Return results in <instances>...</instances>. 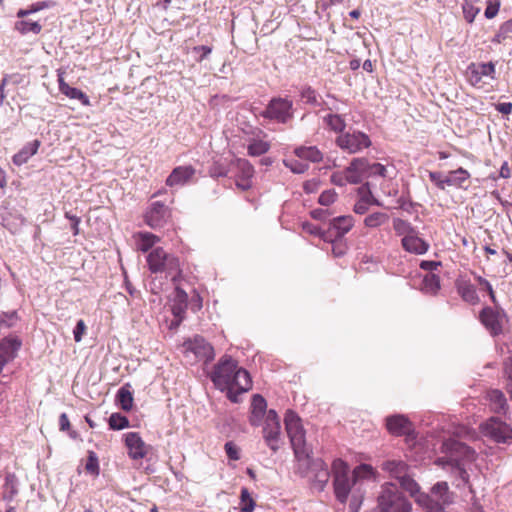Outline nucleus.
I'll return each mask as SVG.
<instances>
[{
	"label": "nucleus",
	"mask_w": 512,
	"mask_h": 512,
	"mask_svg": "<svg viewBox=\"0 0 512 512\" xmlns=\"http://www.w3.org/2000/svg\"><path fill=\"white\" fill-rule=\"evenodd\" d=\"M362 496L358 499L356 496L352 497V500L349 504V512H359L361 503H362Z\"/></svg>",
	"instance_id": "obj_61"
},
{
	"label": "nucleus",
	"mask_w": 512,
	"mask_h": 512,
	"mask_svg": "<svg viewBox=\"0 0 512 512\" xmlns=\"http://www.w3.org/2000/svg\"><path fill=\"white\" fill-rule=\"evenodd\" d=\"M267 403L263 396L256 394L252 398L251 411L267 412Z\"/></svg>",
	"instance_id": "obj_46"
},
{
	"label": "nucleus",
	"mask_w": 512,
	"mask_h": 512,
	"mask_svg": "<svg viewBox=\"0 0 512 512\" xmlns=\"http://www.w3.org/2000/svg\"><path fill=\"white\" fill-rule=\"evenodd\" d=\"M505 373L509 378L508 387L512 398V358H509V363H506L505 365Z\"/></svg>",
	"instance_id": "obj_62"
},
{
	"label": "nucleus",
	"mask_w": 512,
	"mask_h": 512,
	"mask_svg": "<svg viewBox=\"0 0 512 512\" xmlns=\"http://www.w3.org/2000/svg\"><path fill=\"white\" fill-rule=\"evenodd\" d=\"M483 325L493 334L497 335L502 331L503 314L486 307L480 314Z\"/></svg>",
	"instance_id": "obj_22"
},
{
	"label": "nucleus",
	"mask_w": 512,
	"mask_h": 512,
	"mask_svg": "<svg viewBox=\"0 0 512 512\" xmlns=\"http://www.w3.org/2000/svg\"><path fill=\"white\" fill-rule=\"evenodd\" d=\"M214 385L227 392V397L234 403L238 402V395L252 388V380L247 370L238 366L232 357L224 355L215 365L211 374Z\"/></svg>",
	"instance_id": "obj_1"
},
{
	"label": "nucleus",
	"mask_w": 512,
	"mask_h": 512,
	"mask_svg": "<svg viewBox=\"0 0 512 512\" xmlns=\"http://www.w3.org/2000/svg\"><path fill=\"white\" fill-rule=\"evenodd\" d=\"M40 146L41 141L38 139H35L32 142L27 143L21 150H19L12 157V162L16 166H21L27 163L28 160L38 152Z\"/></svg>",
	"instance_id": "obj_27"
},
{
	"label": "nucleus",
	"mask_w": 512,
	"mask_h": 512,
	"mask_svg": "<svg viewBox=\"0 0 512 512\" xmlns=\"http://www.w3.org/2000/svg\"><path fill=\"white\" fill-rule=\"evenodd\" d=\"M188 306V294L182 288L176 286L172 314L177 319L178 324L185 319Z\"/></svg>",
	"instance_id": "obj_24"
},
{
	"label": "nucleus",
	"mask_w": 512,
	"mask_h": 512,
	"mask_svg": "<svg viewBox=\"0 0 512 512\" xmlns=\"http://www.w3.org/2000/svg\"><path fill=\"white\" fill-rule=\"evenodd\" d=\"M171 218V210L161 201L150 204L144 214L145 223L153 228L163 227Z\"/></svg>",
	"instance_id": "obj_14"
},
{
	"label": "nucleus",
	"mask_w": 512,
	"mask_h": 512,
	"mask_svg": "<svg viewBox=\"0 0 512 512\" xmlns=\"http://www.w3.org/2000/svg\"><path fill=\"white\" fill-rule=\"evenodd\" d=\"M374 478V470L371 465L361 464L353 470V482L357 483L362 479Z\"/></svg>",
	"instance_id": "obj_37"
},
{
	"label": "nucleus",
	"mask_w": 512,
	"mask_h": 512,
	"mask_svg": "<svg viewBox=\"0 0 512 512\" xmlns=\"http://www.w3.org/2000/svg\"><path fill=\"white\" fill-rule=\"evenodd\" d=\"M195 172V168L191 165L178 166L174 168L171 174L167 177L166 185L169 187L185 185L193 178Z\"/></svg>",
	"instance_id": "obj_23"
},
{
	"label": "nucleus",
	"mask_w": 512,
	"mask_h": 512,
	"mask_svg": "<svg viewBox=\"0 0 512 512\" xmlns=\"http://www.w3.org/2000/svg\"><path fill=\"white\" fill-rule=\"evenodd\" d=\"M85 470L93 475H98L99 473V463H98V457L93 451H89Z\"/></svg>",
	"instance_id": "obj_42"
},
{
	"label": "nucleus",
	"mask_w": 512,
	"mask_h": 512,
	"mask_svg": "<svg viewBox=\"0 0 512 512\" xmlns=\"http://www.w3.org/2000/svg\"><path fill=\"white\" fill-rule=\"evenodd\" d=\"M398 485L415 500L419 494H422L418 483L408 474L406 464L386 462V486L396 488Z\"/></svg>",
	"instance_id": "obj_3"
},
{
	"label": "nucleus",
	"mask_w": 512,
	"mask_h": 512,
	"mask_svg": "<svg viewBox=\"0 0 512 512\" xmlns=\"http://www.w3.org/2000/svg\"><path fill=\"white\" fill-rule=\"evenodd\" d=\"M442 452L445 453L446 456L438 458L435 463L444 468L446 466L456 468L461 477L464 478L466 472L462 466L466 462L474 460L475 452L470 447L456 439L446 440L442 445Z\"/></svg>",
	"instance_id": "obj_2"
},
{
	"label": "nucleus",
	"mask_w": 512,
	"mask_h": 512,
	"mask_svg": "<svg viewBox=\"0 0 512 512\" xmlns=\"http://www.w3.org/2000/svg\"><path fill=\"white\" fill-rule=\"evenodd\" d=\"M294 153L299 159L313 163L320 162L323 159V154L315 146L298 147L295 149Z\"/></svg>",
	"instance_id": "obj_29"
},
{
	"label": "nucleus",
	"mask_w": 512,
	"mask_h": 512,
	"mask_svg": "<svg viewBox=\"0 0 512 512\" xmlns=\"http://www.w3.org/2000/svg\"><path fill=\"white\" fill-rule=\"evenodd\" d=\"M15 29L23 35L30 32L34 34H39L42 30V26L36 21L23 19L15 23Z\"/></svg>",
	"instance_id": "obj_34"
},
{
	"label": "nucleus",
	"mask_w": 512,
	"mask_h": 512,
	"mask_svg": "<svg viewBox=\"0 0 512 512\" xmlns=\"http://www.w3.org/2000/svg\"><path fill=\"white\" fill-rule=\"evenodd\" d=\"M137 249L141 252L149 251L160 238L150 232H138L134 236Z\"/></svg>",
	"instance_id": "obj_28"
},
{
	"label": "nucleus",
	"mask_w": 512,
	"mask_h": 512,
	"mask_svg": "<svg viewBox=\"0 0 512 512\" xmlns=\"http://www.w3.org/2000/svg\"><path fill=\"white\" fill-rule=\"evenodd\" d=\"M470 177V174L467 170L463 168H459L454 171H450L447 175V186H462V184L467 181Z\"/></svg>",
	"instance_id": "obj_33"
},
{
	"label": "nucleus",
	"mask_w": 512,
	"mask_h": 512,
	"mask_svg": "<svg viewBox=\"0 0 512 512\" xmlns=\"http://www.w3.org/2000/svg\"><path fill=\"white\" fill-rule=\"evenodd\" d=\"M386 429L393 435L409 437L413 432V425L404 415H392L386 418Z\"/></svg>",
	"instance_id": "obj_19"
},
{
	"label": "nucleus",
	"mask_w": 512,
	"mask_h": 512,
	"mask_svg": "<svg viewBox=\"0 0 512 512\" xmlns=\"http://www.w3.org/2000/svg\"><path fill=\"white\" fill-rule=\"evenodd\" d=\"M184 347L199 360L207 362L214 358L213 347L201 336H195L193 339L186 341Z\"/></svg>",
	"instance_id": "obj_17"
},
{
	"label": "nucleus",
	"mask_w": 512,
	"mask_h": 512,
	"mask_svg": "<svg viewBox=\"0 0 512 512\" xmlns=\"http://www.w3.org/2000/svg\"><path fill=\"white\" fill-rule=\"evenodd\" d=\"M332 245V253L336 257H340L345 254L346 247L342 243L337 242V240H334V242H331Z\"/></svg>",
	"instance_id": "obj_60"
},
{
	"label": "nucleus",
	"mask_w": 512,
	"mask_h": 512,
	"mask_svg": "<svg viewBox=\"0 0 512 512\" xmlns=\"http://www.w3.org/2000/svg\"><path fill=\"white\" fill-rule=\"evenodd\" d=\"M238 173L236 175V186L242 191L252 187V178L254 176V167L246 159L237 160Z\"/></svg>",
	"instance_id": "obj_21"
},
{
	"label": "nucleus",
	"mask_w": 512,
	"mask_h": 512,
	"mask_svg": "<svg viewBox=\"0 0 512 512\" xmlns=\"http://www.w3.org/2000/svg\"><path fill=\"white\" fill-rule=\"evenodd\" d=\"M224 448L226 455L230 460L237 461L240 459V449L234 442H227Z\"/></svg>",
	"instance_id": "obj_47"
},
{
	"label": "nucleus",
	"mask_w": 512,
	"mask_h": 512,
	"mask_svg": "<svg viewBox=\"0 0 512 512\" xmlns=\"http://www.w3.org/2000/svg\"><path fill=\"white\" fill-rule=\"evenodd\" d=\"M416 502L428 512H440L451 503V495L446 482H438L431 489V495L419 494Z\"/></svg>",
	"instance_id": "obj_6"
},
{
	"label": "nucleus",
	"mask_w": 512,
	"mask_h": 512,
	"mask_svg": "<svg viewBox=\"0 0 512 512\" xmlns=\"http://www.w3.org/2000/svg\"><path fill=\"white\" fill-rule=\"evenodd\" d=\"M336 197H337V194L334 190H326L320 194L318 202L321 205L329 206L335 202Z\"/></svg>",
	"instance_id": "obj_51"
},
{
	"label": "nucleus",
	"mask_w": 512,
	"mask_h": 512,
	"mask_svg": "<svg viewBox=\"0 0 512 512\" xmlns=\"http://www.w3.org/2000/svg\"><path fill=\"white\" fill-rule=\"evenodd\" d=\"M475 279L480 286H482L484 289L487 290L491 300L495 303L496 302L495 294H494L492 285L489 283V281H487L485 278H483L481 276H475Z\"/></svg>",
	"instance_id": "obj_57"
},
{
	"label": "nucleus",
	"mask_w": 512,
	"mask_h": 512,
	"mask_svg": "<svg viewBox=\"0 0 512 512\" xmlns=\"http://www.w3.org/2000/svg\"><path fill=\"white\" fill-rule=\"evenodd\" d=\"M147 263L152 273H166L174 283L181 277L179 259L166 253L161 247H157L149 253Z\"/></svg>",
	"instance_id": "obj_4"
},
{
	"label": "nucleus",
	"mask_w": 512,
	"mask_h": 512,
	"mask_svg": "<svg viewBox=\"0 0 512 512\" xmlns=\"http://www.w3.org/2000/svg\"><path fill=\"white\" fill-rule=\"evenodd\" d=\"M87 327L85 322L81 319L77 322L73 334H74V340L76 342H80L82 340L83 335L86 333Z\"/></svg>",
	"instance_id": "obj_56"
},
{
	"label": "nucleus",
	"mask_w": 512,
	"mask_h": 512,
	"mask_svg": "<svg viewBox=\"0 0 512 512\" xmlns=\"http://www.w3.org/2000/svg\"><path fill=\"white\" fill-rule=\"evenodd\" d=\"M109 427L112 430H121L129 426V420L120 413H113L109 417Z\"/></svg>",
	"instance_id": "obj_39"
},
{
	"label": "nucleus",
	"mask_w": 512,
	"mask_h": 512,
	"mask_svg": "<svg viewBox=\"0 0 512 512\" xmlns=\"http://www.w3.org/2000/svg\"><path fill=\"white\" fill-rule=\"evenodd\" d=\"M281 434L280 419L274 410H269L263 422V437L266 444L273 450L278 449Z\"/></svg>",
	"instance_id": "obj_13"
},
{
	"label": "nucleus",
	"mask_w": 512,
	"mask_h": 512,
	"mask_svg": "<svg viewBox=\"0 0 512 512\" xmlns=\"http://www.w3.org/2000/svg\"><path fill=\"white\" fill-rule=\"evenodd\" d=\"M440 289L439 277L435 274L428 273L423 278L422 290L425 293L435 294Z\"/></svg>",
	"instance_id": "obj_35"
},
{
	"label": "nucleus",
	"mask_w": 512,
	"mask_h": 512,
	"mask_svg": "<svg viewBox=\"0 0 512 512\" xmlns=\"http://www.w3.org/2000/svg\"><path fill=\"white\" fill-rule=\"evenodd\" d=\"M468 82L476 88H484L495 79V65L488 63H471L466 70Z\"/></svg>",
	"instance_id": "obj_10"
},
{
	"label": "nucleus",
	"mask_w": 512,
	"mask_h": 512,
	"mask_svg": "<svg viewBox=\"0 0 512 512\" xmlns=\"http://www.w3.org/2000/svg\"><path fill=\"white\" fill-rule=\"evenodd\" d=\"M193 52L197 53L199 55V57L197 58V61L202 62L204 59H206L211 54L212 47L206 46V45L195 46L193 48Z\"/></svg>",
	"instance_id": "obj_53"
},
{
	"label": "nucleus",
	"mask_w": 512,
	"mask_h": 512,
	"mask_svg": "<svg viewBox=\"0 0 512 512\" xmlns=\"http://www.w3.org/2000/svg\"><path fill=\"white\" fill-rule=\"evenodd\" d=\"M267 412H257V411H251L249 416V422L252 426H260L263 424L265 418H266Z\"/></svg>",
	"instance_id": "obj_54"
},
{
	"label": "nucleus",
	"mask_w": 512,
	"mask_h": 512,
	"mask_svg": "<svg viewBox=\"0 0 512 512\" xmlns=\"http://www.w3.org/2000/svg\"><path fill=\"white\" fill-rule=\"evenodd\" d=\"M497 111H499L502 114H510L512 111V103L510 102H504L500 103L496 107Z\"/></svg>",
	"instance_id": "obj_64"
},
{
	"label": "nucleus",
	"mask_w": 512,
	"mask_h": 512,
	"mask_svg": "<svg viewBox=\"0 0 512 512\" xmlns=\"http://www.w3.org/2000/svg\"><path fill=\"white\" fill-rule=\"evenodd\" d=\"M59 429L60 431L68 432L72 439H76L78 437V433L71 429L70 420L66 413H62L59 416Z\"/></svg>",
	"instance_id": "obj_43"
},
{
	"label": "nucleus",
	"mask_w": 512,
	"mask_h": 512,
	"mask_svg": "<svg viewBox=\"0 0 512 512\" xmlns=\"http://www.w3.org/2000/svg\"><path fill=\"white\" fill-rule=\"evenodd\" d=\"M302 230L307 233V234H310V235H317V236H320L321 237V234H323L324 232L321 231V229L310 223V222H303L302 223Z\"/></svg>",
	"instance_id": "obj_58"
},
{
	"label": "nucleus",
	"mask_w": 512,
	"mask_h": 512,
	"mask_svg": "<svg viewBox=\"0 0 512 512\" xmlns=\"http://www.w3.org/2000/svg\"><path fill=\"white\" fill-rule=\"evenodd\" d=\"M301 98L309 104H318L317 93L311 87H304L301 91Z\"/></svg>",
	"instance_id": "obj_49"
},
{
	"label": "nucleus",
	"mask_w": 512,
	"mask_h": 512,
	"mask_svg": "<svg viewBox=\"0 0 512 512\" xmlns=\"http://www.w3.org/2000/svg\"><path fill=\"white\" fill-rule=\"evenodd\" d=\"M241 502L243 503V506L241 507L242 512H252L255 507V502L253 498L251 497L249 491L247 488H243L241 490Z\"/></svg>",
	"instance_id": "obj_41"
},
{
	"label": "nucleus",
	"mask_w": 512,
	"mask_h": 512,
	"mask_svg": "<svg viewBox=\"0 0 512 512\" xmlns=\"http://www.w3.org/2000/svg\"><path fill=\"white\" fill-rule=\"evenodd\" d=\"M353 226L354 220L352 216L336 217L330 222L329 228L321 234V238L326 242L340 240Z\"/></svg>",
	"instance_id": "obj_15"
},
{
	"label": "nucleus",
	"mask_w": 512,
	"mask_h": 512,
	"mask_svg": "<svg viewBox=\"0 0 512 512\" xmlns=\"http://www.w3.org/2000/svg\"><path fill=\"white\" fill-rule=\"evenodd\" d=\"M284 423L295 456L298 459L307 457L305 430L300 417L295 412L288 410L285 414Z\"/></svg>",
	"instance_id": "obj_5"
},
{
	"label": "nucleus",
	"mask_w": 512,
	"mask_h": 512,
	"mask_svg": "<svg viewBox=\"0 0 512 512\" xmlns=\"http://www.w3.org/2000/svg\"><path fill=\"white\" fill-rule=\"evenodd\" d=\"M124 443L128 450V456L132 460H141L145 458L152 447L144 442L139 433L128 432L124 435Z\"/></svg>",
	"instance_id": "obj_16"
},
{
	"label": "nucleus",
	"mask_w": 512,
	"mask_h": 512,
	"mask_svg": "<svg viewBox=\"0 0 512 512\" xmlns=\"http://www.w3.org/2000/svg\"><path fill=\"white\" fill-rule=\"evenodd\" d=\"M116 399L122 410L128 412L132 409L134 398L128 384L118 390Z\"/></svg>",
	"instance_id": "obj_32"
},
{
	"label": "nucleus",
	"mask_w": 512,
	"mask_h": 512,
	"mask_svg": "<svg viewBox=\"0 0 512 512\" xmlns=\"http://www.w3.org/2000/svg\"><path fill=\"white\" fill-rule=\"evenodd\" d=\"M394 229L399 235H408L414 232V230L411 228L410 224L407 221H404L402 219H395L394 220Z\"/></svg>",
	"instance_id": "obj_45"
},
{
	"label": "nucleus",
	"mask_w": 512,
	"mask_h": 512,
	"mask_svg": "<svg viewBox=\"0 0 512 512\" xmlns=\"http://www.w3.org/2000/svg\"><path fill=\"white\" fill-rule=\"evenodd\" d=\"M65 217L71 221L73 234L77 235L79 233L80 218L76 215L70 214V212H66Z\"/></svg>",
	"instance_id": "obj_59"
},
{
	"label": "nucleus",
	"mask_w": 512,
	"mask_h": 512,
	"mask_svg": "<svg viewBox=\"0 0 512 512\" xmlns=\"http://www.w3.org/2000/svg\"><path fill=\"white\" fill-rule=\"evenodd\" d=\"M410 502L398 491L386 486V512H410Z\"/></svg>",
	"instance_id": "obj_20"
},
{
	"label": "nucleus",
	"mask_w": 512,
	"mask_h": 512,
	"mask_svg": "<svg viewBox=\"0 0 512 512\" xmlns=\"http://www.w3.org/2000/svg\"><path fill=\"white\" fill-rule=\"evenodd\" d=\"M458 292L464 301L474 305L479 302V297L476 288L470 282L461 281L457 285Z\"/></svg>",
	"instance_id": "obj_30"
},
{
	"label": "nucleus",
	"mask_w": 512,
	"mask_h": 512,
	"mask_svg": "<svg viewBox=\"0 0 512 512\" xmlns=\"http://www.w3.org/2000/svg\"><path fill=\"white\" fill-rule=\"evenodd\" d=\"M369 205L365 203V200H358L354 206V211L358 214H364L367 212Z\"/></svg>",
	"instance_id": "obj_63"
},
{
	"label": "nucleus",
	"mask_w": 512,
	"mask_h": 512,
	"mask_svg": "<svg viewBox=\"0 0 512 512\" xmlns=\"http://www.w3.org/2000/svg\"><path fill=\"white\" fill-rule=\"evenodd\" d=\"M333 486L336 499L341 503H346L352 486L353 477H349V467L341 459H336L332 463Z\"/></svg>",
	"instance_id": "obj_7"
},
{
	"label": "nucleus",
	"mask_w": 512,
	"mask_h": 512,
	"mask_svg": "<svg viewBox=\"0 0 512 512\" xmlns=\"http://www.w3.org/2000/svg\"><path fill=\"white\" fill-rule=\"evenodd\" d=\"M480 431L497 443L512 444V427L497 417H491L483 422Z\"/></svg>",
	"instance_id": "obj_9"
},
{
	"label": "nucleus",
	"mask_w": 512,
	"mask_h": 512,
	"mask_svg": "<svg viewBox=\"0 0 512 512\" xmlns=\"http://www.w3.org/2000/svg\"><path fill=\"white\" fill-rule=\"evenodd\" d=\"M59 91L70 99H77L83 106H90L89 97L80 89L71 87L65 82L62 74L58 75Z\"/></svg>",
	"instance_id": "obj_25"
},
{
	"label": "nucleus",
	"mask_w": 512,
	"mask_h": 512,
	"mask_svg": "<svg viewBox=\"0 0 512 512\" xmlns=\"http://www.w3.org/2000/svg\"><path fill=\"white\" fill-rule=\"evenodd\" d=\"M402 245L404 249L410 253L422 255L427 252L429 245L415 232L403 237Z\"/></svg>",
	"instance_id": "obj_26"
},
{
	"label": "nucleus",
	"mask_w": 512,
	"mask_h": 512,
	"mask_svg": "<svg viewBox=\"0 0 512 512\" xmlns=\"http://www.w3.org/2000/svg\"><path fill=\"white\" fill-rule=\"evenodd\" d=\"M324 123L334 132H342L346 126L344 119L340 115L332 113L324 117Z\"/></svg>",
	"instance_id": "obj_36"
},
{
	"label": "nucleus",
	"mask_w": 512,
	"mask_h": 512,
	"mask_svg": "<svg viewBox=\"0 0 512 512\" xmlns=\"http://www.w3.org/2000/svg\"><path fill=\"white\" fill-rule=\"evenodd\" d=\"M337 146L350 154L357 153L371 145L369 137L360 131H348L336 138Z\"/></svg>",
	"instance_id": "obj_11"
},
{
	"label": "nucleus",
	"mask_w": 512,
	"mask_h": 512,
	"mask_svg": "<svg viewBox=\"0 0 512 512\" xmlns=\"http://www.w3.org/2000/svg\"><path fill=\"white\" fill-rule=\"evenodd\" d=\"M188 303H189V307L190 309L196 313L198 311H200L202 309V297L200 296V294L194 290L193 291V295L191 297L190 300H188Z\"/></svg>",
	"instance_id": "obj_52"
},
{
	"label": "nucleus",
	"mask_w": 512,
	"mask_h": 512,
	"mask_svg": "<svg viewBox=\"0 0 512 512\" xmlns=\"http://www.w3.org/2000/svg\"><path fill=\"white\" fill-rule=\"evenodd\" d=\"M430 180L437 185L440 189H444L447 185L446 180L447 176H443L439 172H430L429 173Z\"/></svg>",
	"instance_id": "obj_55"
},
{
	"label": "nucleus",
	"mask_w": 512,
	"mask_h": 512,
	"mask_svg": "<svg viewBox=\"0 0 512 512\" xmlns=\"http://www.w3.org/2000/svg\"><path fill=\"white\" fill-rule=\"evenodd\" d=\"M500 8V0H488L487 1V7L485 9V17L487 19L494 18Z\"/></svg>",
	"instance_id": "obj_50"
},
{
	"label": "nucleus",
	"mask_w": 512,
	"mask_h": 512,
	"mask_svg": "<svg viewBox=\"0 0 512 512\" xmlns=\"http://www.w3.org/2000/svg\"><path fill=\"white\" fill-rule=\"evenodd\" d=\"M284 165L289 168L293 173L301 174L308 169V164L303 163L296 159L284 160Z\"/></svg>",
	"instance_id": "obj_44"
},
{
	"label": "nucleus",
	"mask_w": 512,
	"mask_h": 512,
	"mask_svg": "<svg viewBox=\"0 0 512 512\" xmlns=\"http://www.w3.org/2000/svg\"><path fill=\"white\" fill-rule=\"evenodd\" d=\"M270 146L267 134L257 129L252 132V137L248 139L247 152L252 157L261 156L269 151Z\"/></svg>",
	"instance_id": "obj_18"
},
{
	"label": "nucleus",
	"mask_w": 512,
	"mask_h": 512,
	"mask_svg": "<svg viewBox=\"0 0 512 512\" xmlns=\"http://www.w3.org/2000/svg\"><path fill=\"white\" fill-rule=\"evenodd\" d=\"M384 222V215L382 213H373L368 215L364 223L367 227L375 228L380 226Z\"/></svg>",
	"instance_id": "obj_48"
},
{
	"label": "nucleus",
	"mask_w": 512,
	"mask_h": 512,
	"mask_svg": "<svg viewBox=\"0 0 512 512\" xmlns=\"http://www.w3.org/2000/svg\"><path fill=\"white\" fill-rule=\"evenodd\" d=\"M292 101L287 98H273L262 112L264 118L285 123L292 117Z\"/></svg>",
	"instance_id": "obj_12"
},
{
	"label": "nucleus",
	"mask_w": 512,
	"mask_h": 512,
	"mask_svg": "<svg viewBox=\"0 0 512 512\" xmlns=\"http://www.w3.org/2000/svg\"><path fill=\"white\" fill-rule=\"evenodd\" d=\"M384 173V166L375 163L370 165L365 158H355L350 165L344 170L343 175L347 182L351 184H358L364 178L371 175H382Z\"/></svg>",
	"instance_id": "obj_8"
},
{
	"label": "nucleus",
	"mask_w": 512,
	"mask_h": 512,
	"mask_svg": "<svg viewBox=\"0 0 512 512\" xmlns=\"http://www.w3.org/2000/svg\"><path fill=\"white\" fill-rule=\"evenodd\" d=\"M490 407L495 413L505 412L507 409V401L504 394L499 390H492L488 393Z\"/></svg>",
	"instance_id": "obj_31"
},
{
	"label": "nucleus",
	"mask_w": 512,
	"mask_h": 512,
	"mask_svg": "<svg viewBox=\"0 0 512 512\" xmlns=\"http://www.w3.org/2000/svg\"><path fill=\"white\" fill-rule=\"evenodd\" d=\"M462 10L464 18L468 23H472L480 12V8L474 6L473 3L469 0H464V3L462 4Z\"/></svg>",
	"instance_id": "obj_40"
},
{
	"label": "nucleus",
	"mask_w": 512,
	"mask_h": 512,
	"mask_svg": "<svg viewBox=\"0 0 512 512\" xmlns=\"http://www.w3.org/2000/svg\"><path fill=\"white\" fill-rule=\"evenodd\" d=\"M358 196L359 200H365L366 204L380 205L378 199L374 196L370 188L369 182L358 188Z\"/></svg>",
	"instance_id": "obj_38"
}]
</instances>
